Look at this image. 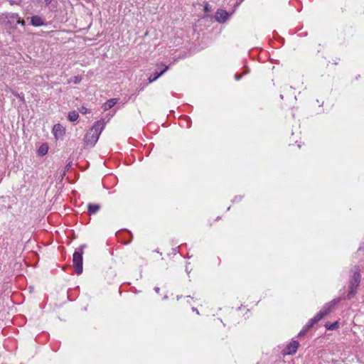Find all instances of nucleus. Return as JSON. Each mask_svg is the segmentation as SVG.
Listing matches in <instances>:
<instances>
[{
    "instance_id": "4",
    "label": "nucleus",
    "mask_w": 364,
    "mask_h": 364,
    "mask_svg": "<svg viewBox=\"0 0 364 364\" xmlns=\"http://www.w3.org/2000/svg\"><path fill=\"white\" fill-rule=\"evenodd\" d=\"M85 245H82L79 251H75L73 257V266L77 274H80L82 272V254Z\"/></svg>"
},
{
    "instance_id": "13",
    "label": "nucleus",
    "mask_w": 364,
    "mask_h": 364,
    "mask_svg": "<svg viewBox=\"0 0 364 364\" xmlns=\"http://www.w3.org/2000/svg\"><path fill=\"white\" fill-rule=\"evenodd\" d=\"M338 322H335L331 325H326V327L328 330H331V331H333L334 329H336L337 327H338Z\"/></svg>"
},
{
    "instance_id": "14",
    "label": "nucleus",
    "mask_w": 364,
    "mask_h": 364,
    "mask_svg": "<svg viewBox=\"0 0 364 364\" xmlns=\"http://www.w3.org/2000/svg\"><path fill=\"white\" fill-rule=\"evenodd\" d=\"M81 81V77L80 76H75L73 80H69L68 83H70L71 82H74L75 84H78Z\"/></svg>"
},
{
    "instance_id": "12",
    "label": "nucleus",
    "mask_w": 364,
    "mask_h": 364,
    "mask_svg": "<svg viewBox=\"0 0 364 364\" xmlns=\"http://www.w3.org/2000/svg\"><path fill=\"white\" fill-rule=\"evenodd\" d=\"M160 76H161V73H155L154 76L153 77H149L148 80L149 83L153 82L154 81L156 80Z\"/></svg>"
},
{
    "instance_id": "17",
    "label": "nucleus",
    "mask_w": 364,
    "mask_h": 364,
    "mask_svg": "<svg viewBox=\"0 0 364 364\" xmlns=\"http://www.w3.org/2000/svg\"><path fill=\"white\" fill-rule=\"evenodd\" d=\"M79 110L82 114H86L88 112V109L84 106H82Z\"/></svg>"
},
{
    "instance_id": "5",
    "label": "nucleus",
    "mask_w": 364,
    "mask_h": 364,
    "mask_svg": "<svg viewBox=\"0 0 364 364\" xmlns=\"http://www.w3.org/2000/svg\"><path fill=\"white\" fill-rule=\"evenodd\" d=\"M299 346V343L296 341H293L291 343L288 344L287 348L284 350L283 354L284 355H292L294 354L297 348Z\"/></svg>"
},
{
    "instance_id": "7",
    "label": "nucleus",
    "mask_w": 364,
    "mask_h": 364,
    "mask_svg": "<svg viewBox=\"0 0 364 364\" xmlns=\"http://www.w3.org/2000/svg\"><path fill=\"white\" fill-rule=\"evenodd\" d=\"M53 132L56 138L61 137L65 134V129L60 124L54 125Z\"/></svg>"
},
{
    "instance_id": "9",
    "label": "nucleus",
    "mask_w": 364,
    "mask_h": 364,
    "mask_svg": "<svg viewBox=\"0 0 364 364\" xmlns=\"http://www.w3.org/2000/svg\"><path fill=\"white\" fill-rule=\"evenodd\" d=\"M31 23L33 26H40L44 24V21L42 18L38 16H33L31 17Z\"/></svg>"
},
{
    "instance_id": "18",
    "label": "nucleus",
    "mask_w": 364,
    "mask_h": 364,
    "mask_svg": "<svg viewBox=\"0 0 364 364\" xmlns=\"http://www.w3.org/2000/svg\"><path fill=\"white\" fill-rule=\"evenodd\" d=\"M163 65L164 66V69H162V70L159 73H161V75H163V74H164L166 70H168V66H166V65Z\"/></svg>"
},
{
    "instance_id": "1",
    "label": "nucleus",
    "mask_w": 364,
    "mask_h": 364,
    "mask_svg": "<svg viewBox=\"0 0 364 364\" xmlns=\"http://www.w3.org/2000/svg\"><path fill=\"white\" fill-rule=\"evenodd\" d=\"M106 122L100 119L94 123L92 128L86 133L84 137V144L87 146H94L99 139V137L104 130Z\"/></svg>"
},
{
    "instance_id": "10",
    "label": "nucleus",
    "mask_w": 364,
    "mask_h": 364,
    "mask_svg": "<svg viewBox=\"0 0 364 364\" xmlns=\"http://www.w3.org/2000/svg\"><path fill=\"white\" fill-rule=\"evenodd\" d=\"M117 102V100L115 98L107 100L103 105L104 110H108L114 107Z\"/></svg>"
},
{
    "instance_id": "6",
    "label": "nucleus",
    "mask_w": 364,
    "mask_h": 364,
    "mask_svg": "<svg viewBox=\"0 0 364 364\" xmlns=\"http://www.w3.org/2000/svg\"><path fill=\"white\" fill-rule=\"evenodd\" d=\"M229 16V14L223 9H218L215 13V19L220 23L225 22Z\"/></svg>"
},
{
    "instance_id": "15",
    "label": "nucleus",
    "mask_w": 364,
    "mask_h": 364,
    "mask_svg": "<svg viewBox=\"0 0 364 364\" xmlns=\"http://www.w3.org/2000/svg\"><path fill=\"white\" fill-rule=\"evenodd\" d=\"M47 151L48 148L44 146H41L39 149V152L43 155L46 154L47 153Z\"/></svg>"
},
{
    "instance_id": "16",
    "label": "nucleus",
    "mask_w": 364,
    "mask_h": 364,
    "mask_svg": "<svg viewBox=\"0 0 364 364\" xmlns=\"http://www.w3.org/2000/svg\"><path fill=\"white\" fill-rule=\"evenodd\" d=\"M309 329H307V327L305 326L304 328L299 332V336L301 337L302 336L305 335V333L309 331Z\"/></svg>"
},
{
    "instance_id": "3",
    "label": "nucleus",
    "mask_w": 364,
    "mask_h": 364,
    "mask_svg": "<svg viewBox=\"0 0 364 364\" xmlns=\"http://www.w3.org/2000/svg\"><path fill=\"white\" fill-rule=\"evenodd\" d=\"M335 304V301H332L331 302L326 304L322 309L309 321L308 324L306 325L307 329L312 328L317 322L321 320L325 316L328 315L331 311V309Z\"/></svg>"
},
{
    "instance_id": "19",
    "label": "nucleus",
    "mask_w": 364,
    "mask_h": 364,
    "mask_svg": "<svg viewBox=\"0 0 364 364\" xmlns=\"http://www.w3.org/2000/svg\"><path fill=\"white\" fill-rule=\"evenodd\" d=\"M155 289V291H156V292H159V287H155V289Z\"/></svg>"
},
{
    "instance_id": "11",
    "label": "nucleus",
    "mask_w": 364,
    "mask_h": 364,
    "mask_svg": "<svg viewBox=\"0 0 364 364\" xmlns=\"http://www.w3.org/2000/svg\"><path fill=\"white\" fill-rule=\"evenodd\" d=\"M79 117V114L76 111L70 112L68 114V119L70 122L76 121Z\"/></svg>"
},
{
    "instance_id": "8",
    "label": "nucleus",
    "mask_w": 364,
    "mask_h": 364,
    "mask_svg": "<svg viewBox=\"0 0 364 364\" xmlns=\"http://www.w3.org/2000/svg\"><path fill=\"white\" fill-rule=\"evenodd\" d=\"M100 209V205L97 203H89L87 205V211L89 215L95 214Z\"/></svg>"
},
{
    "instance_id": "2",
    "label": "nucleus",
    "mask_w": 364,
    "mask_h": 364,
    "mask_svg": "<svg viewBox=\"0 0 364 364\" xmlns=\"http://www.w3.org/2000/svg\"><path fill=\"white\" fill-rule=\"evenodd\" d=\"M352 275L350 278V284L348 287V292L347 297L350 299L354 296L356 293V289L358 287L360 282V269L358 266H355L352 270Z\"/></svg>"
}]
</instances>
